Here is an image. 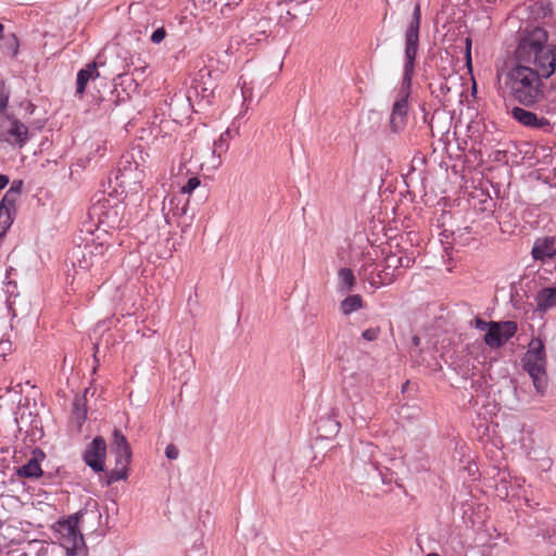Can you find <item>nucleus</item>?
Segmentation results:
<instances>
[{"label":"nucleus","mask_w":556,"mask_h":556,"mask_svg":"<svg viewBox=\"0 0 556 556\" xmlns=\"http://www.w3.org/2000/svg\"><path fill=\"white\" fill-rule=\"evenodd\" d=\"M547 33L535 27L525 36L516 50L517 62L535 71L541 78H548L556 70V46H547Z\"/></svg>","instance_id":"f257e3e1"},{"label":"nucleus","mask_w":556,"mask_h":556,"mask_svg":"<svg viewBox=\"0 0 556 556\" xmlns=\"http://www.w3.org/2000/svg\"><path fill=\"white\" fill-rule=\"evenodd\" d=\"M504 84L510 96L525 106H532L544 97L542 78L533 68L519 62L507 72Z\"/></svg>","instance_id":"f03ea898"},{"label":"nucleus","mask_w":556,"mask_h":556,"mask_svg":"<svg viewBox=\"0 0 556 556\" xmlns=\"http://www.w3.org/2000/svg\"><path fill=\"white\" fill-rule=\"evenodd\" d=\"M88 514L96 518L100 517L97 509L90 511L80 509L66 519L59 520L53 527L55 539L65 548L67 556H85L86 554V545L78 523Z\"/></svg>","instance_id":"7ed1b4c3"},{"label":"nucleus","mask_w":556,"mask_h":556,"mask_svg":"<svg viewBox=\"0 0 556 556\" xmlns=\"http://www.w3.org/2000/svg\"><path fill=\"white\" fill-rule=\"evenodd\" d=\"M149 154L140 147H134L126 152L119 162L118 173L121 185L132 193L143 190L142 181L147 176Z\"/></svg>","instance_id":"20e7f679"},{"label":"nucleus","mask_w":556,"mask_h":556,"mask_svg":"<svg viewBox=\"0 0 556 556\" xmlns=\"http://www.w3.org/2000/svg\"><path fill=\"white\" fill-rule=\"evenodd\" d=\"M89 216L97 220L98 231L103 227V231L116 229L123 226L125 216V205L115 197L103 195L94 202L90 210Z\"/></svg>","instance_id":"39448f33"},{"label":"nucleus","mask_w":556,"mask_h":556,"mask_svg":"<svg viewBox=\"0 0 556 556\" xmlns=\"http://www.w3.org/2000/svg\"><path fill=\"white\" fill-rule=\"evenodd\" d=\"M420 20V4L416 3L413 12V20L405 34V64L403 80L406 81H412L414 74L415 60L418 51Z\"/></svg>","instance_id":"423d86ee"},{"label":"nucleus","mask_w":556,"mask_h":556,"mask_svg":"<svg viewBox=\"0 0 556 556\" xmlns=\"http://www.w3.org/2000/svg\"><path fill=\"white\" fill-rule=\"evenodd\" d=\"M271 14L265 10V5L260 3L256 10L251 11L243 18V28L249 35V39L254 42L265 40L271 30Z\"/></svg>","instance_id":"0eeeda50"},{"label":"nucleus","mask_w":556,"mask_h":556,"mask_svg":"<svg viewBox=\"0 0 556 556\" xmlns=\"http://www.w3.org/2000/svg\"><path fill=\"white\" fill-rule=\"evenodd\" d=\"M28 136L27 127L20 121L8 116H0V141L23 146Z\"/></svg>","instance_id":"6e6552de"},{"label":"nucleus","mask_w":556,"mask_h":556,"mask_svg":"<svg viewBox=\"0 0 556 556\" xmlns=\"http://www.w3.org/2000/svg\"><path fill=\"white\" fill-rule=\"evenodd\" d=\"M412 81L403 80L401 88L397 92L396 100L393 104L392 113L390 116L391 128L399 131L406 124L408 112V98L410 94Z\"/></svg>","instance_id":"1a4fd4ad"},{"label":"nucleus","mask_w":556,"mask_h":556,"mask_svg":"<svg viewBox=\"0 0 556 556\" xmlns=\"http://www.w3.org/2000/svg\"><path fill=\"white\" fill-rule=\"evenodd\" d=\"M106 442L102 437H96L83 454V459L94 472L104 470Z\"/></svg>","instance_id":"9d476101"},{"label":"nucleus","mask_w":556,"mask_h":556,"mask_svg":"<svg viewBox=\"0 0 556 556\" xmlns=\"http://www.w3.org/2000/svg\"><path fill=\"white\" fill-rule=\"evenodd\" d=\"M523 369L532 379L538 393L543 395L547 387L546 379V358L523 357Z\"/></svg>","instance_id":"9b49d317"},{"label":"nucleus","mask_w":556,"mask_h":556,"mask_svg":"<svg viewBox=\"0 0 556 556\" xmlns=\"http://www.w3.org/2000/svg\"><path fill=\"white\" fill-rule=\"evenodd\" d=\"M217 85L212 79V73L207 68H202L198 73V77L194 79L192 91L195 96H200L201 100L206 104H211L215 98V90Z\"/></svg>","instance_id":"f8f14e48"},{"label":"nucleus","mask_w":556,"mask_h":556,"mask_svg":"<svg viewBox=\"0 0 556 556\" xmlns=\"http://www.w3.org/2000/svg\"><path fill=\"white\" fill-rule=\"evenodd\" d=\"M229 130H226L223 134H220L218 139L214 141L213 149L210 155L207 156L206 160L202 162V167H206L207 169H216L220 166L222 157L229 148Z\"/></svg>","instance_id":"ddd939ff"},{"label":"nucleus","mask_w":556,"mask_h":556,"mask_svg":"<svg viewBox=\"0 0 556 556\" xmlns=\"http://www.w3.org/2000/svg\"><path fill=\"white\" fill-rule=\"evenodd\" d=\"M511 116L521 125L533 128V129H549L551 123L543 116H538L531 111H527L522 108H514L511 110Z\"/></svg>","instance_id":"4468645a"},{"label":"nucleus","mask_w":556,"mask_h":556,"mask_svg":"<svg viewBox=\"0 0 556 556\" xmlns=\"http://www.w3.org/2000/svg\"><path fill=\"white\" fill-rule=\"evenodd\" d=\"M112 450L117 464L129 465L131 460V450L126 437L118 429L113 431Z\"/></svg>","instance_id":"2eb2a0df"},{"label":"nucleus","mask_w":556,"mask_h":556,"mask_svg":"<svg viewBox=\"0 0 556 556\" xmlns=\"http://www.w3.org/2000/svg\"><path fill=\"white\" fill-rule=\"evenodd\" d=\"M265 10L268 14L275 15L282 26H287L294 18V14L291 11L290 3L280 1H269L265 4Z\"/></svg>","instance_id":"dca6fc26"},{"label":"nucleus","mask_w":556,"mask_h":556,"mask_svg":"<svg viewBox=\"0 0 556 556\" xmlns=\"http://www.w3.org/2000/svg\"><path fill=\"white\" fill-rule=\"evenodd\" d=\"M103 245H75L72 251L73 260H76L84 269L93 265L92 257L94 250L101 249Z\"/></svg>","instance_id":"f3484780"},{"label":"nucleus","mask_w":556,"mask_h":556,"mask_svg":"<svg viewBox=\"0 0 556 556\" xmlns=\"http://www.w3.org/2000/svg\"><path fill=\"white\" fill-rule=\"evenodd\" d=\"M535 304L541 313L556 307V287L541 289L535 295Z\"/></svg>","instance_id":"a211bd4d"},{"label":"nucleus","mask_w":556,"mask_h":556,"mask_svg":"<svg viewBox=\"0 0 556 556\" xmlns=\"http://www.w3.org/2000/svg\"><path fill=\"white\" fill-rule=\"evenodd\" d=\"M340 428L341 424L334 415L321 417L317 421V432L320 438L331 439L339 433Z\"/></svg>","instance_id":"6ab92c4d"},{"label":"nucleus","mask_w":556,"mask_h":556,"mask_svg":"<svg viewBox=\"0 0 556 556\" xmlns=\"http://www.w3.org/2000/svg\"><path fill=\"white\" fill-rule=\"evenodd\" d=\"M99 77L96 63H89L85 68H81L77 73L76 79V94L81 97L86 90L89 80H93Z\"/></svg>","instance_id":"aec40b11"},{"label":"nucleus","mask_w":556,"mask_h":556,"mask_svg":"<svg viewBox=\"0 0 556 556\" xmlns=\"http://www.w3.org/2000/svg\"><path fill=\"white\" fill-rule=\"evenodd\" d=\"M39 456L45 457L43 452L40 450H35L33 457L25 465L17 469V475L26 478H39L42 475L38 459Z\"/></svg>","instance_id":"412c9836"},{"label":"nucleus","mask_w":556,"mask_h":556,"mask_svg":"<svg viewBox=\"0 0 556 556\" xmlns=\"http://www.w3.org/2000/svg\"><path fill=\"white\" fill-rule=\"evenodd\" d=\"M484 342L488 346L494 349L503 345L504 340L502 337L501 324L492 323L491 327L484 334Z\"/></svg>","instance_id":"4be33fe9"},{"label":"nucleus","mask_w":556,"mask_h":556,"mask_svg":"<svg viewBox=\"0 0 556 556\" xmlns=\"http://www.w3.org/2000/svg\"><path fill=\"white\" fill-rule=\"evenodd\" d=\"M525 357L529 358H546L544 343L540 338H534L530 341L528 351Z\"/></svg>","instance_id":"5701e85b"},{"label":"nucleus","mask_w":556,"mask_h":556,"mask_svg":"<svg viewBox=\"0 0 556 556\" xmlns=\"http://www.w3.org/2000/svg\"><path fill=\"white\" fill-rule=\"evenodd\" d=\"M73 415L80 426L87 418L86 399L85 396H76L73 402Z\"/></svg>","instance_id":"b1692460"},{"label":"nucleus","mask_w":556,"mask_h":556,"mask_svg":"<svg viewBox=\"0 0 556 556\" xmlns=\"http://www.w3.org/2000/svg\"><path fill=\"white\" fill-rule=\"evenodd\" d=\"M531 254L534 260L545 261L556 256L554 245H533Z\"/></svg>","instance_id":"393cba45"},{"label":"nucleus","mask_w":556,"mask_h":556,"mask_svg":"<svg viewBox=\"0 0 556 556\" xmlns=\"http://www.w3.org/2000/svg\"><path fill=\"white\" fill-rule=\"evenodd\" d=\"M364 309V314L366 318L371 316V313L368 306L363 302V299L358 294L350 295V316L357 313L358 311Z\"/></svg>","instance_id":"a878e982"},{"label":"nucleus","mask_w":556,"mask_h":556,"mask_svg":"<svg viewBox=\"0 0 556 556\" xmlns=\"http://www.w3.org/2000/svg\"><path fill=\"white\" fill-rule=\"evenodd\" d=\"M127 467L128 465H119L116 463L115 468L110 471L108 475V484H112L119 480H125L127 478Z\"/></svg>","instance_id":"bb28decb"},{"label":"nucleus","mask_w":556,"mask_h":556,"mask_svg":"<svg viewBox=\"0 0 556 556\" xmlns=\"http://www.w3.org/2000/svg\"><path fill=\"white\" fill-rule=\"evenodd\" d=\"M17 199L18 198L15 194L8 190L0 203V211L9 210V212L11 213V211L14 210L15 207Z\"/></svg>","instance_id":"cd10ccee"},{"label":"nucleus","mask_w":556,"mask_h":556,"mask_svg":"<svg viewBox=\"0 0 556 556\" xmlns=\"http://www.w3.org/2000/svg\"><path fill=\"white\" fill-rule=\"evenodd\" d=\"M12 224V216L9 210L0 211V239Z\"/></svg>","instance_id":"c85d7f7f"},{"label":"nucleus","mask_w":556,"mask_h":556,"mask_svg":"<svg viewBox=\"0 0 556 556\" xmlns=\"http://www.w3.org/2000/svg\"><path fill=\"white\" fill-rule=\"evenodd\" d=\"M400 251L397 252H389L386 257H384V261H386V264H387V267L389 268H399L401 267V258H400Z\"/></svg>","instance_id":"c756f323"},{"label":"nucleus","mask_w":556,"mask_h":556,"mask_svg":"<svg viewBox=\"0 0 556 556\" xmlns=\"http://www.w3.org/2000/svg\"><path fill=\"white\" fill-rule=\"evenodd\" d=\"M502 337L504 342L511 338L517 331V325L514 321H506L503 324Z\"/></svg>","instance_id":"7c9ffc66"},{"label":"nucleus","mask_w":556,"mask_h":556,"mask_svg":"<svg viewBox=\"0 0 556 556\" xmlns=\"http://www.w3.org/2000/svg\"><path fill=\"white\" fill-rule=\"evenodd\" d=\"M339 286H338V291L340 293H344L345 290L348 289V268H340L339 270Z\"/></svg>","instance_id":"2f4dec72"},{"label":"nucleus","mask_w":556,"mask_h":556,"mask_svg":"<svg viewBox=\"0 0 556 556\" xmlns=\"http://www.w3.org/2000/svg\"><path fill=\"white\" fill-rule=\"evenodd\" d=\"M18 295L9 296L7 300V306L12 317H16L18 315Z\"/></svg>","instance_id":"473e14b6"},{"label":"nucleus","mask_w":556,"mask_h":556,"mask_svg":"<svg viewBox=\"0 0 556 556\" xmlns=\"http://www.w3.org/2000/svg\"><path fill=\"white\" fill-rule=\"evenodd\" d=\"M200 179L198 177H191L188 179L187 184L184 185L180 189L182 193H191L194 189L200 186Z\"/></svg>","instance_id":"72a5a7b5"},{"label":"nucleus","mask_w":556,"mask_h":556,"mask_svg":"<svg viewBox=\"0 0 556 556\" xmlns=\"http://www.w3.org/2000/svg\"><path fill=\"white\" fill-rule=\"evenodd\" d=\"M379 332H380V329L377 327L368 328L365 331H363L362 338L366 341H374L378 338Z\"/></svg>","instance_id":"f704fd0d"},{"label":"nucleus","mask_w":556,"mask_h":556,"mask_svg":"<svg viewBox=\"0 0 556 556\" xmlns=\"http://www.w3.org/2000/svg\"><path fill=\"white\" fill-rule=\"evenodd\" d=\"M166 36V31L163 27L155 29L151 35V41L155 45L161 43Z\"/></svg>","instance_id":"c9c22d12"},{"label":"nucleus","mask_w":556,"mask_h":556,"mask_svg":"<svg viewBox=\"0 0 556 556\" xmlns=\"http://www.w3.org/2000/svg\"><path fill=\"white\" fill-rule=\"evenodd\" d=\"M12 343L8 339L0 340V357H5L9 353H11Z\"/></svg>","instance_id":"e433bc0d"},{"label":"nucleus","mask_w":556,"mask_h":556,"mask_svg":"<svg viewBox=\"0 0 556 556\" xmlns=\"http://www.w3.org/2000/svg\"><path fill=\"white\" fill-rule=\"evenodd\" d=\"M165 455L168 459H177L179 456V450L174 444H168L165 448Z\"/></svg>","instance_id":"4c0bfd02"},{"label":"nucleus","mask_w":556,"mask_h":556,"mask_svg":"<svg viewBox=\"0 0 556 556\" xmlns=\"http://www.w3.org/2000/svg\"><path fill=\"white\" fill-rule=\"evenodd\" d=\"M22 188H23V181L22 180H14L11 185V187L9 188V191L12 192L13 194H15L17 198L21 195L22 193Z\"/></svg>","instance_id":"58836bf2"},{"label":"nucleus","mask_w":556,"mask_h":556,"mask_svg":"<svg viewBox=\"0 0 556 556\" xmlns=\"http://www.w3.org/2000/svg\"><path fill=\"white\" fill-rule=\"evenodd\" d=\"M493 321H484L481 318L475 319V327L481 331H488Z\"/></svg>","instance_id":"ea45409f"},{"label":"nucleus","mask_w":556,"mask_h":556,"mask_svg":"<svg viewBox=\"0 0 556 556\" xmlns=\"http://www.w3.org/2000/svg\"><path fill=\"white\" fill-rule=\"evenodd\" d=\"M363 314H364V311L362 313L357 312V313L353 314L352 316H350V324L355 325L357 323L367 320L368 318H366V316Z\"/></svg>","instance_id":"a19ab883"},{"label":"nucleus","mask_w":556,"mask_h":556,"mask_svg":"<svg viewBox=\"0 0 556 556\" xmlns=\"http://www.w3.org/2000/svg\"><path fill=\"white\" fill-rule=\"evenodd\" d=\"M9 102V94L4 91H0V113L3 112Z\"/></svg>","instance_id":"79ce46f5"},{"label":"nucleus","mask_w":556,"mask_h":556,"mask_svg":"<svg viewBox=\"0 0 556 556\" xmlns=\"http://www.w3.org/2000/svg\"><path fill=\"white\" fill-rule=\"evenodd\" d=\"M401 258V267L408 268L413 265L414 258L408 255H400Z\"/></svg>","instance_id":"37998d69"},{"label":"nucleus","mask_w":556,"mask_h":556,"mask_svg":"<svg viewBox=\"0 0 556 556\" xmlns=\"http://www.w3.org/2000/svg\"><path fill=\"white\" fill-rule=\"evenodd\" d=\"M466 62L468 65L471 64V39L466 38V53H465Z\"/></svg>","instance_id":"c03bdc74"},{"label":"nucleus","mask_w":556,"mask_h":556,"mask_svg":"<svg viewBox=\"0 0 556 556\" xmlns=\"http://www.w3.org/2000/svg\"><path fill=\"white\" fill-rule=\"evenodd\" d=\"M443 254H442V257H447V258H451L452 256V252H453V245H450V247H443Z\"/></svg>","instance_id":"a18cd8bd"},{"label":"nucleus","mask_w":556,"mask_h":556,"mask_svg":"<svg viewBox=\"0 0 556 556\" xmlns=\"http://www.w3.org/2000/svg\"><path fill=\"white\" fill-rule=\"evenodd\" d=\"M9 184V177L0 174V190L4 189Z\"/></svg>","instance_id":"49530a36"},{"label":"nucleus","mask_w":556,"mask_h":556,"mask_svg":"<svg viewBox=\"0 0 556 556\" xmlns=\"http://www.w3.org/2000/svg\"><path fill=\"white\" fill-rule=\"evenodd\" d=\"M340 308L344 315H348V296L341 301Z\"/></svg>","instance_id":"de8ad7c7"},{"label":"nucleus","mask_w":556,"mask_h":556,"mask_svg":"<svg viewBox=\"0 0 556 556\" xmlns=\"http://www.w3.org/2000/svg\"><path fill=\"white\" fill-rule=\"evenodd\" d=\"M220 2H224L226 5H237L239 4L242 0H219Z\"/></svg>","instance_id":"09e8293b"},{"label":"nucleus","mask_w":556,"mask_h":556,"mask_svg":"<svg viewBox=\"0 0 556 556\" xmlns=\"http://www.w3.org/2000/svg\"><path fill=\"white\" fill-rule=\"evenodd\" d=\"M413 343H414L416 346H417V345H419V343H420V339H419V337L415 336V337L413 338Z\"/></svg>","instance_id":"8fccbe9b"},{"label":"nucleus","mask_w":556,"mask_h":556,"mask_svg":"<svg viewBox=\"0 0 556 556\" xmlns=\"http://www.w3.org/2000/svg\"><path fill=\"white\" fill-rule=\"evenodd\" d=\"M4 26L0 23V40L3 37Z\"/></svg>","instance_id":"3c124183"},{"label":"nucleus","mask_w":556,"mask_h":556,"mask_svg":"<svg viewBox=\"0 0 556 556\" xmlns=\"http://www.w3.org/2000/svg\"><path fill=\"white\" fill-rule=\"evenodd\" d=\"M353 279H354V278H353V275H352V273L350 271V280H349L350 287H351V286H352V283H353Z\"/></svg>","instance_id":"603ef678"},{"label":"nucleus","mask_w":556,"mask_h":556,"mask_svg":"<svg viewBox=\"0 0 556 556\" xmlns=\"http://www.w3.org/2000/svg\"><path fill=\"white\" fill-rule=\"evenodd\" d=\"M544 244L552 243L548 238H546L543 242Z\"/></svg>","instance_id":"864d4df0"},{"label":"nucleus","mask_w":556,"mask_h":556,"mask_svg":"<svg viewBox=\"0 0 556 556\" xmlns=\"http://www.w3.org/2000/svg\"><path fill=\"white\" fill-rule=\"evenodd\" d=\"M426 556H439V555L437 553H430V554H428Z\"/></svg>","instance_id":"5fc2aeb1"},{"label":"nucleus","mask_w":556,"mask_h":556,"mask_svg":"<svg viewBox=\"0 0 556 556\" xmlns=\"http://www.w3.org/2000/svg\"><path fill=\"white\" fill-rule=\"evenodd\" d=\"M94 349H96V351L98 350V345L97 344H94ZM94 358L97 359V352L94 353Z\"/></svg>","instance_id":"6e6d98bb"}]
</instances>
